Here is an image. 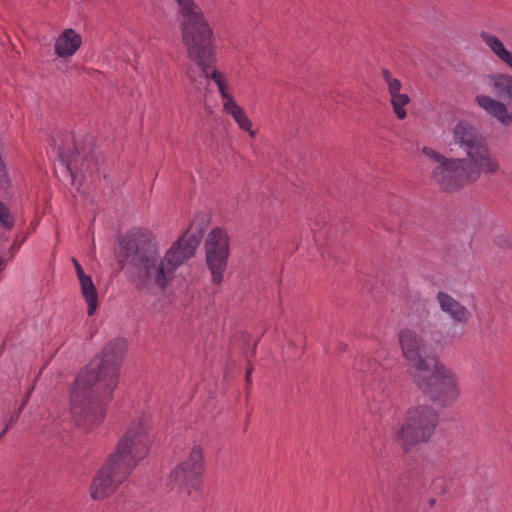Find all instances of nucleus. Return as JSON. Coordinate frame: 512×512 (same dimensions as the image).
<instances>
[{"mask_svg":"<svg viewBox=\"0 0 512 512\" xmlns=\"http://www.w3.org/2000/svg\"><path fill=\"white\" fill-rule=\"evenodd\" d=\"M451 133L450 151L454 152V148H458L464 152L465 157H448L430 146L420 148V153L436 164L430 176L441 190L456 191L478 181L482 174L501 173L499 159L470 122L458 121Z\"/></svg>","mask_w":512,"mask_h":512,"instance_id":"obj_1","label":"nucleus"},{"mask_svg":"<svg viewBox=\"0 0 512 512\" xmlns=\"http://www.w3.org/2000/svg\"><path fill=\"white\" fill-rule=\"evenodd\" d=\"M198 244L199 238L186 231L162 256L150 231L132 232L123 241L127 254L131 256V282L140 290L163 291L174 278L176 270L194 254Z\"/></svg>","mask_w":512,"mask_h":512,"instance_id":"obj_2","label":"nucleus"},{"mask_svg":"<svg viewBox=\"0 0 512 512\" xmlns=\"http://www.w3.org/2000/svg\"><path fill=\"white\" fill-rule=\"evenodd\" d=\"M127 347V341L123 338L110 341L101 356L94 358L75 379L70 393V407L78 426L85 431L98 427L105 416L103 402L93 395L91 389L100 384L106 392L111 393L116 388Z\"/></svg>","mask_w":512,"mask_h":512,"instance_id":"obj_3","label":"nucleus"},{"mask_svg":"<svg viewBox=\"0 0 512 512\" xmlns=\"http://www.w3.org/2000/svg\"><path fill=\"white\" fill-rule=\"evenodd\" d=\"M181 40L188 58L196 65L217 62L215 34L204 12L194 0H175Z\"/></svg>","mask_w":512,"mask_h":512,"instance_id":"obj_4","label":"nucleus"},{"mask_svg":"<svg viewBox=\"0 0 512 512\" xmlns=\"http://www.w3.org/2000/svg\"><path fill=\"white\" fill-rule=\"evenodd\" d=\"M412 382L433 402L449 407L460 397L458 376L447 365L434 358L423 371L410 372Z\"/></svg>","mask_w":512,"mask_h":512,"instance_id":"obj_5","label":"nucleus"},{"mask_svg":"<svg viewBox=\"0 0 512 512\" xmlns=\"http://www.w3.org/2000/svg\"><path fill=\"white\" fill-rule=\"evenodd\" d=\"M150 427L151 420L148 414L137 415L119 439L114 453L109 456L110 463H115L130 473L149 452L151 445Z\"/></svg>","mask_w":512,"mask_h":512,"instance_id":"obj_6","label":"nucleus"},{"mask_svg":"<svg viewBox=\"0 0 512 512\" xmlns=\"http://www.w3.org/2000/svg\"><path fill=\"white\" fill-rule=\"evenodd\" d=\"M438 423V414L430 406L418 405L409 408L405 421L392 431L393 439L405 450L413 445L427 441L434 433Z\"/></svg>","mask_w":512,"mask_h":512,"instance_id":"obj_7","label":"nucleus"},{"mask_svg":"<svg viewBox=\"0 0 512 512\" xmlns=\"http://www.w3.org/2000/svg\"><path fill=\"white\" fill-rule=\"evenodd\" d=\"M205 468L203 448L194 444L187 456L170 472L167 486L191 497H198L202 491V476Z\"/></svg>","mask_w":512,"mask_h":512,"instance_id":"obj_8","label":"nucleus"},{"mask_svg":"<svg viewBox=\"0 0 512 512\" xmlns=\"http://www.w3.org/2000/svg\"><path fill=\"white\" fill-rule=\"evenodd\" d=\"M484 79L492 91L504 93L509 98H512L511 74L491 73L486 75ZM475 103L502 126H512V106L510 107L505 102L484 93H479L475 96Z\"/></svg>","mask_w":512,"mask_h":512,"instance_id":"obj_9","label":"nucleus"},{"mask_svg":"<svg viewBox=\"0 0 512 512\" xmlns=\"http://www.w3.org/2000/svg\"><path fill=\"white\" fill-rule=\"evenodd\" d=\"M397 340L401 354L409 366V373L423 371L436 358L426 354L427 342L423 327H403L398 331Z\"/></svg>","mask_w":512,"mask_h":512,"instance_id":"obj_10","label":"nucleus"},{"mask_svg":"<svg viewBox=\"0 0 512 512\" xmlns=\"http://www.w3.org/2000/svg\"><path fill=\"white\" fill-rule=\"evenodd\" d=\"M206 262L212 275V281L220 284L224 278L229 257V236L223 229L212 230L206 239Z\"/></svg>","mask_w":512,"mask_h":512,"instance_id":"obj_11","label":"nucleus"},{"mask_svg":"<svg viewBox=\"0 0 512 512\" xmlns=\"http://www.w3.org/2000/svg\"><path fill=\"white\" fill-rule=\"evenodd\" d=\"M127 474V471L115 463H110V459H107L91 482L89 488L91 498L102 500L108 497L122 483Z\"/></svg>","mask_w":512,"mask_h":512,"instance_id":"obj_12","label":"nucleus"},{"mask_svg":"<svg viewBox=\"0 0 512 512\" xmlns=\"http://www.w3.org/2000/svg\"><path fill=\"white\" fill-rule=\"evenodd\" d=\"M217 62L205 63V65H197L205 80L212 83L219 94L221 105H224L234 99L233 88L226 71L219 69L216 66Z\"/></svg>","mask_w":512,"mask_h":512,"instance_id":"obj_13","label":"nucleus"},{"mask_svg":"<svg viewBox=\"0 0 512 512\" xmlns=\"http://www.w3.org/2000/svg\"><path fill=\"white\" fill-rule=\"evenodd\" d=\"M382 78L386 83L394 114L399 120L405 119L407 117L406 106L411 101L409 95L402 92L401 81L394 77L388 69L382 70Z\"/></svg>","mask_w":512,"mask_h":512,"instance_id":"obj_14","label":"nucleus"},{"mask_svg":"<svg viewBox=\"0 0 512 512\" xmlns=\"http://www.w3.org/2000/svg\"><path fill=\"white\" fill-rule=\"evenodd\" d=\"M436 300L440 310L454 322L465 324L471 318L469 309L452 295L440 291L437 293Z\"/></svg>","mask_w":512,"mask_h":512,"instance_id":"obj_15","label":"nucleus"},{"mask_svg":"<svg viewBox=\"0 0 512 512\" xmlns=\"http://www.w3.org/2000/svg\"><path fill=\"white\" fill-rule=\"evenodd\" d=\"M82 45V36L73 28L64 29L55 39L54 52L59 58H70Z\"/></svg>","mask_w":512,"mask_h":512,"instance_id":"obj_16","label":"nucleus"},{"mask_svg":"<svg viewBox=\"0 0 512 512\" xmlns=\"http://www.w3.org/2000/svg\"><path fill=\"white\" fill-rule=\"evenodd\" d=\"M221 108L222 112L229 116L241 131L247 133L251 138L256 137L253 122L237 99L221 105Z\"/></svg>","mask_w":512,"mask_h":512,"instance_id":"obj_17","label":"nucleus"},{"mask_svg":"<svg viewBox=\"0 0 512 512\" xmlns=\"http://www.w3.org/2000/svg\"><path fill=\"white\" fill-rule=\"evenodd\" d=\"M480 38L490 53L503 65L512 70V50L497 35L482 31Z\"/></svg>","mask_w":512,"mask_h":512,"instance_id":"obj_18","label":"nucleus"},{"mask_svg":"<svg viewBox=\"0 0 512 512\" xmlns=\"http://www.w3.org/2000/svg\"><path fill=\"white\" fill-rule=\"evenodd\" d=\"M81 292L88 305V314H94L97 304L98 295L92 278L89 275L79 278Z\"/></svg>","mask_w":512,"mask_h":512,"instance_id":"obj_19","label":"nucleus"},{"mask_svg":"<svg viewBox=\"0 0 512 512\" xmlns=\"http://www.w3.org/2000/svg\"><path fill=\"white\" fill-rule=\"evenodd\" d=\"M0 223L7 229L13 226V217L8 207L0 201Z\"/></svg>","mask_w":512,"mask_h":512,"instance_id":"obj_20","label":"nucleus"},{"mask_svg":"<svg viewBox=\"0 0 512 512\" xmlns=\"http://www.w3.org/2000/svg\"><path fill=\"white\" fill-rule=\"evenodd\" d=\"M496 244L501 248H509L512 246L511 239L507 235H502L496 240Z\"/></svg>","mask_w":512,"mask_h":512,"instance_id":"obj_21","label":"nucleus"},{"mask_svg":"<svg viewBox=\"0 0 512 512\" xmlns=\"http://www.w3.org/2000/svg\"><path fill=\"white\" fill-rule=\"evenodd\" d=\"M72 262L75 266V270H76V274L78 276V279L81 278L82 276H86L82 266L80 265V263L77 261V259L75 258H72Z\"/></svg>","mask_w":512,"mask_h":512,"instance_id":"obj_22","label":"nucleus"},{"mask_svg":"<svg viewBox=\"0 0 512 512\" xmlns=\"http://www.w3.org/2000/svg\"><path fill=\"white\" fill-rule=\"evenodd\" d=\"M250 374H251V370H248V371H247V375H246V377H247V381H249Z\"/></svg>","mask_w":512,"mask_h":512,"instance_id":"obj_23","label":"nucleus"},{"mask_svg":"<svg viewBox=\"0 0 512 512\" xmlns=\"http://www.w3.org/2000/svg\"><path fill=\"white\" fill-rule=\"evenodd\" d=\"M8 430V426L2 431L1 435H3L4 433H6V431Z\"/></svg>","mask_w":512,"mask_h":512,"instance_id":"obj_24","label":"nucleus"},{"mask_svg":"<svg viewBox=\"0 0 512 512\" xmlns=\"http://www.w3.org/2000/svg\"><path fill=\"white\" fill-rule=\"evenodd\" d=\"M430 503H431V505H433V504L435 503V499H432V500L430 501Z\"/></svg>","mask_w":512,"mask_h":512,"instance_id":"obj_25","label":"nucleus"}]
</instances>
